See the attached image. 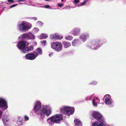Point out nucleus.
Instances as JSON below:
<instances>
[{
	"instance_id": "f257e3e1",
	"label": "nucleus",
	"mask_w": 126,
	"mask_h": 126,
	"mask_svg": "<svg viewBox=\"0 0 126 126\" xmlns=\"http://www.w3.org/2000/svg\"><path fill=\"white\" fill-rule=\"evenodd\" d=\"M41 103L40 101H37L35 103L33 110L37 114L40 120H43L46 116H48L52 112L51 109L49 105H43L41 107Z\"/></svg>"
},
{
	"instance_id": "f03ea898",
	"label": "nucleus",
	"mask_w": 126,
	"mask_h": 126,
	"mask_svg": "<svg viewBox=\"0 0 126 126\" xmlns=\"http://www.w3.org/2000/svg\"><path fill=\"white\" fill-rule=\"evenodd\" d=\"M32 25L30 23L23 21L21 22H19L17 25L18 30L20 32H25L31 28Z\"/></svg>"
},
{
	"instance_id": "7ed1b4c3",
	"label": "nucleus",
	"mask_w": 126,
	"mask_h": 126,
	"mask_svg": "<svg viewBox=\"0 0 126 126\" xmlns=\"http://www.w3.org/2000/svg\"><path fill=\"white\" fill-rule=\"evenodd\" d=\"M60 110L61 112L69 116L74 113L75 108L73 107L64 106L61 108Z\"/></svg>"
},
{
	"instance_id": "20e7f679",
	"label": "nucleus",
	"mask_w": 126,
	"mask_h": 126,
	"mask_svg": "<svg viewBox=\"0 0 126 126\" xmlns=\"http://www.w3.org/2000/svg\"><path fill=\"white\" fill-rule=\"evenodd\" d=\"M17 47L21 51V52L23 53H27L29 51L31 50L32 48L31 47H25V43L24 41H20L19 42L17 45Z\"/></svg>"
},
{
	"instance_id": "39448f33",
	"label": "nucleus",
	"mask_w": 126,
	"mask_h": 126,
	"mask_svg": "<svg viewBox=\"0 0 126 126\" xmlns=\"http://www.w3.org/2000/svg\"><path fill=\"white\" fill-rule=\"evenodd\" d=\"M63 119V116L61 114H57L48 119L47 120V122L50 124L52 122L54 123L59 124Z\"/></svg>"
},
{
	"instance_id": "423d86ee",
	"label": "nucleus",
	"mask_w": 126,
	"mask_h": 126,
	"mask_svg": "<svg viewBox=\"0 0 126 126\" xmlns=\"http://www.w3.org/2000/svg\"><path fill=\"white\" fill-rule=\"evenodd\" d=\"M101 41L100 38H97L94 40L92 42L90 47L91 48L93 49L96 50L100 47L102 44H99Z\"/></svg>"
},
{
	"instance_id": "0eeeda50",
	"label": "nucleus",
	"mask_w": 126,
	"mask_h": 126,
	"mask_svg": "<svg viewBox=\"0 0 126 126\" xmlns=\"http://www.w3.org/2000/svg\"><path fill=\"white\" fill-rule=\"evenodd\" d=\"M51 47L57 52L61 51L63 49V46L61 43L60 42H55L51 44Z\"/></svg>"
},
{
	"instance_id": "6e6552de",
	"label": "nucleus",
	"mask_w": 126,
	"mask_h": 126,
	"mask_svg": "<svg viewBox=\"0 0 126 126\" xmlns=\"http://www.w3.org/2000/svg\"><path fill=\"white\" fill-rule=\"evenodd\" d=\"M19 39H23L29 40V39H33L35 38L34 35L31 32H30L28 33L23 34L20 35L18 37Z\"/></svg>"
},
{
	"instance_id": "1a4fd4ad",
	"label": "nucleus",
	"mask_w": 126,
	"mask_h": 126,
	"mask_svg": "<svg viewBox=\"0 0 126 126\" xmlns=\"http://www.w3.org/2000/svg\"><path fill=\"white\" fill-rule=\"evenodd\" d=\"M90 115L92 117L96 120L104 118L101 114L98 112L95 111L91 112Z\"/></svg>"
},
{
	"instance_id": "9d476101",
	"label": "nucleus",
	"mask_w": 126,
	"mask_h": 126,
	"mask_svg": "<svg viewBox=\"0 0 126 126\" xmlns=\"http://www.w3.org/2000/svg\"><path fill=\"white\" fill-rule=\"evenodd\" d=\"M0 108L2 110H4L7 108V102L5 99L0 98Z\"/></svg>"
},
{
	"instance_id": "9b49d317",
	"label": "nucleus",
	"mask_w": 126,
	"mask_h": 126,
	"mask_svg": "<svg viewBox=\"0 0 126 126\" xmlns=\"http://www.w3.org/2000/svg\"><path fill=\"white\" fill-rule=\"evenodd\" d=\"M96 121L91 126H104L105 122L104 118L98 120Z\"/></svg>"
},
{
	"instance_id": "f8f14e48",
	"label": "nucleus",
	"mask_w": 126,
	"mask_h": 126,
	"mask_svg": "<svg viewBox=\"0 0 126 126\" xmlns=\"http://www.w3.org/2000/svg\"><path fill=\"white\" fill-rule=\"evenodd\" d=\"M80 29L78 27H75L71 31L70 33L74 36H79L80 33Z\"/></svg>"
},
{
	"instance_id": "ddd939ff",
	"label": "nucleus",
	"mask_w": 126,
	"mask_h": 126,
	"mask_svg": "<svg viewBox=\"0 0 126 126\" xmlns=\"http://www.w3.org/2000/svg\"><path fill=\"white\" fill-rule=\"evenodd\" d=\"M105 98V102L106 104L110 105H111L112 102V100L109 94H106L104 97Z\"/></svg>"
},
{
	"instance_id": "4468645a",
	"label": "nucleus",
	"mask_w": 126,
	"mask_h": 126,
	"mask_svg": "<svg viewBox=\"0 0 126 126\" xmlns=\"http://www.w3.org/2000/svg\"><path fill=\"white\" fill-rule=\"evenodd\" d=\"M89 34L87 32H84L80 35L79 39L83 42H85L89 37Z\"/></svg>"
},
{
	"instance_id": "2eb2a0df",
	"label": "nucleus",
	"mask_w": 126,
	"mask_h": 126,
	"mask_svg": "<svg viewBox=\"0 0 126 126\" xmlns=\"http://www.w3.org/2000/svg\"><path fill=\"white\" fill-rule=\"evenodd\" d=\"M37 56H36L35 54L32 53H28L25 56V57L26 59L30 60L34 59Z\"/></svg>"
},
{
	"instance_id": "dca6fc26",
	"label": "nucleus",
	"mask_w": 126,
	"mask_h": 126,
	"mask_svg": "<svg viewBox=\"0 0 126 126\" xmlns=\"http://www.w3.org/2000/svg\"><path fill=\"white\" fill-rule=\"evenodd\" d=\"M63 36L62 35H59L57 33H55L51 35L50 39L53 40H55L57 39H61L63 38Z\"/></svg>"
},
{
	"instance_id": "f3484780",
	"label": "nucleus",
	"mask_w": 126,
	"mask_h": 126,
	"mask_svg": "<svg viewBox=\"0 0 126 126\" xmlns=\"http://www.w3.org/2000/svg\"><path fill=\"white\" fill-rule=\"evenodd\" d=\"M8 4L7 2L6 3L5 2H1L0 4V11H1V12L5 9H6V10L7 9V7L6 6H7Z\"/></svg>"
},
{
	"instance_id": "a211bd4d",
	"label": "nucleus",
	"mask_w": 126,
	"mask_h": 126,
	"mask_svg": "<svg viewBox=\"0 0 126 126\" xmlns=\"http://www.w3.org/2000/svg\"><path fill=\"white\" fill-rule=\"evenodd\" d=\"M99 99L97 97L93 98V105L94 107H96L97 105V103L99 104Z\"/></svg>"
},
{
	"instance_id": "6ab92c4d",
	"label": "nucleus",
	"mask_w": 126,
	"mask_h": 126,
	"mask_svg": "<svg viewBox=\"0 0 126 126\" xmlns=\"http://www.w3.org/2000/svg\"><path fill=\"white\" fill-rule=\"evenodd\" d=\"M2 121L4 125H8V117L7 115H4L2 118Z\"/></svg>"
},
{
	"instance_id": "aec40b11",
	"label": "nucleus",
	"mask_w": 126,
	"mask_h": 126,
	"mask_svg": "<svg viewBox=\"0 0 126 126\" xmlns=\"http://www.w3.org/2000/svg\"><path fill=\"white\" fill-rule=\"evenodd\" d=\"M35 53L37 56L38 55L42 54V49L40 48H37L35 51Z\"/></svg>"
},
{
	"instance_id": "412c9836",
	"label": "nucleus",
	"mask_w": 126,
	"mask_h": 126,
	"mask_svg": "<svg viewBox=\"0 0 126 126\" xmlns=\"http://www.w3.org/2000/svg\"><path fill=\"white\" fill-rule=\"evenodd\" d=\"M74 121L75 122V125L74 126H82V123L78 119H76L74 120Z\"/></svg>"
},
{
	"instance_id": "4be33fe9",
	"label": "nucleus",
	"mask_w": 126,
	"mask_h": 126,
	"mask_svg": "<svg viewBox=\"0 0 126 126\" xmlns=\"http://www.w3.org/2000/svg\"><path fill=\"white\" fill-rule=\"evenodd\" d=\"M63 46L64 48H67L71 46L70 43L65 41H64L63 42Z\"/></svg>"
},
{
	"instance_id": "5701e85b",
	"label": "nucleus",
	"mask_w": 126,
	"mask_h": 126,
	"mask_svg": "<svg viewBox=\"0 0 126 126\" xmlns=\"http://www.w3.org/2000/svg\"><path fill=\"white\" fill-rule=\"evenodd\" d=\"M17 123L18 125V126L24 124V123L21 117H20L18 118V120L17 121Z\"/></svg>"
},
{
	"instance_id": "b1692460",
	"label": "nucleus",
	"mask_w": 126,
	"mask_h": 126,
	"mask_svg": "<svg viewBox=\"0 0 126 126\" xmlns=\"http://www.w3.org/2000/svg\"><path fill=\"white\" fill-rule=\"evenodd\" d=\"M47 37L48 35L47 34L42 33L39 36V38L40 39H45L47 38Z\"/></svg>"
},
{
	"instance_id": "393cba45",
	"label": "nucleus",
	"mask_w": 126,
	"mask_h": 126,
	"mask_svg": "<svg viewBox=\"0 0 126 126\" xmlns=\"http://www.w3.org/2000/svg\"><path fill=\"white\" fill-rule=\"evenodd\" d=\"M88 0H84V1L81 4H78L77 6L78 7H80L81 6L84 5L88 1Z\"/></svg>"
},
{
	"instance_id": "a878e982",
	"label": "nucleus",
	"mask_w": 126,
	"mask_h": 126,
	"mask_svg": "<svg viewBox=\"0 0 126 126\" xmlns=\"http://www.w3.org/2000/svg\"><path fill=\"white\" fill-rule=\"evenodd\" d=\"M65 38L66 40H71L73 39V37L71 35H67L65 36Z\"/></svg>"
},
{
	"instance_id": "bb28decb",
	"label": "nucleus",
	"mask_w": 126,
	"mask_h": 126,
	"mask_svg": "<svg viewBox=\"0 0 126 126\" xmlns=\"http://www.w3.org/2000/svg\"><path fill=\"white\" fill-rule=\"evenodd\" d=\"M79 41L78 39H76L74 40L72 43V45L73 46H75L76 44H77V42Z\"/></svg>"
},
{
	"instance_id": "cd10ccee",
	"label": "nucleus",
	"mask_w": 126,
	"mask_h": 126,
	"mask_svg": "<svg viewBox=\"0 0 126 126\" xmlns=\"http://www.w3.org/2000/svg\"><path fill=\"white\" fill-rule=\"evenodd\" d=\"M95 95H94V94H93L91 96H87L85 98V99L86 100H90L92 98H93L94 97H95Z\"/></svg>"
},
{
	"instance_id": "c85d7f7f",
	"label": "nucleus",
	"mask_w": 126,
	"mask_h": 126,
	"mask_svg": "<svg viewBox=\"0 0 126 126\" xmlns=\"http://www.w3.org/2000/svg\"><path fill=\"white\" fill-rule=\"evenodd\" d=\"M97 83V82L96 81H93L90 83V84L92 85H96Z\"/></svg>"
},
{
	"instance_id": "c756f323",
	"label": "nucleus",
	"mask_w": 126,
	"mask_h": 126,
	"mask_svg": "<svg viewBox=\"0 0 126 126\" xmlns=\"http://www.w3.org/2000/svg\"><path fill=\"white\" fill-rule=\"evenodd\" d=\"M41 43L43 46H45V45L46 44V41L45 40H44L42 41H41Z\"/></svg>"
},
{
	"instance_id": "7c9ffc66",
	"label": "nucleus",
	"mask_w": 126,
	"mask_h": 126,
	"mask_svg": "<svg viewBox=\"0 0 126 126\" xmlns=\"http://www.w3.org/2000/svg\"><path fill=\"white\" fill-rule=\"evenodd\" d=\"M37 24L40 26H42L43 25V23L42 22L40 21H38Z\"/></svg>"
},
{
	"instance_id": "2f4dec72",
	"label": "nucleus",
	"mask_w": 126,
	"mask_h": 126,
	"mask_svg": "<svg viewBox=\"0 0 126 126\" xmlns=\"http://www.w3.org/2000/svg\"><path fill=\"white\" fill-rule=\"evenodd\" d=\"M58 6L59 7H63L64 5L63 4L61 3H59L57 4Z\"/></svg>"
},
{
	"instance_id": "473e14b6",
	"label": "nucleus",
	"mask_w": 126,
	"mask_h": 126,
	"mask_svg": "<svg viewBox=\"0 0 126 126\" xmlns=\"http://www.w3.org/2000/svg\"><path fill=\"white\" fill-rule=\"evenodd\" d=\"M33 30L35 32H37L39 31V29L37 28H34Z\"/></svg>"
},
{
	"instance_id": "72a5a7b5",
	"label": "nucleus",
	"mask_w": 126,
	"mask_h": 126,
	"mask_svg": "<svg viewBox=\"0 0 126 126\" xmlns=\"http://www.w3.org/2000/svg\"><path fill=\"white\" fill-rule=\"evenodd\" d=\"M18 5V4H14L11 5L10 7L9 8H11L13 7H14Z\"/></svg>"
},
{
	"instance_id": "f704fd0d",
	"label": "nucleus",
	"mask_w": 126,
	"mask_h": 126,
	"mask_svg": "<svg viewBox=\"0 0 126 126\" xmlns=\"http://www.w3.org/2000/svg\"><path fill=\"white\" fill-rule=\"evenodd\" d=\"M79 2V0H74V3L76 5Z\"/></svg>"
},
{
	"instance_id": "c9c22d12",
	"label": "nucleus",
	"mask_w": 126,
	"mask_h": 126,
	"mask_svg": "<svg viewBox=\"0 0 126 126\" xmlns=\"http://www.w3.org/2000/svg\"><path fill=\"white\" fill-rule=\"evenodd\" d=\"M64 9L70 10V7L69 6H67L65 7L63 9Z\"/></svg>"
},
{
	"instance_id": "e433bc0d",
	"label": "nucleus",
	"mask_w": 126,
	"mask_h": 126,
	"mask_svg": "<svg viewBox=\"0 0 126 126\" xmlns=\"http://www.w3.org/2000/svg\"><path fill=\"white\" fill-rule=\"evenodd\" d=\"M44 7L47 8H49L50 7V6L49 5H46L44 6L43 7Z\"/></svg>"
},
{
	"instance_id": "4c0bfd02",
	"label": "nucleus",
	"mask_w": 126,
	"mask_h": 126,
	"mask_svg": "<svg viewBox=\"0 0 126 126\" xmlns=\"http://www.w3.org/2000/svg\"><path fill=\"white\" fill-rule=\"evenodd\" d=\"M26 121L29 120V118L27 116H25L24 117Z\"/></svg>"
},
{
	"instance_id": "58836bf2",
	"label": "nucleus",
	"mask_w": 126,
	"mask_h": 126,
	"mask_svg": "<svg viewBox=\"0 0 126 126\" xmlns=\"http://www.w3.org/2000/svg\"><path fill=\"white\" fill-rule=\"evenodd\" d=\"M30 18L32 19H33L34 20H36L37 19V18L36 17H33Z\"/></svg>"
},
{
	"instance_id": "ea45409f",
	"label": "nucleus",
	"mask_w": 126,
	"mask_h": 126,
	"mask_svg": "<svg viewBox=\"0 0 126 126\" xmlns=\"http://www.w3.org/2000/svg\"><path fill=\"white\" fill-rule=\"evenodd\" d=\"M3 113L2 111L0 110V118L2 115Z\"/></svg>"
},
{
	"instance_id": "a19ab883",
	"label": "nucleus",
	"mask_w": 126,
	"mask_h": 126,
	"mask_svg": "<svg viewBox=\"0 0 126 126\" xmlns=\"http://www.w3.org/2000/svg\"><path fill=\"white\" fill-rule=\"evenodd\" d=\"M14 2L15 1L13 0H8V2H9L14 3Z\"/></svg>"
},
{
	"instance_id": "79ce46f5",
	"label": "nucleus",
	"mask_w": 126,
	"mask_h": 126,
	"mask_svg": "<svg viewBox=\"0 0 126 126\" xmlns=\"http://www.w3.org/2000/svg\"><path fill=\"white\" fill-rule=\"evenodd\" d=\"M103 42L102 43V44H104V43H105L107 42V41L106 40L104 39L103 40V41H102Z\"/></svg>"
},
{
	"instance_id": "37998d69",
	"label": "nucleus",
	"mask_w": 126,
	"mask_h": 126,
	"mask_svg": "<svg viewBox=\"0 0 126 126\" xmlns=\"http://www.w3.org/2000/svg\"><path fill=\"white\" fill-rule=\"evenodd\" d=\"M17 1L18 2L21 1L23 2L25 1V0H17Z\"/></svg>"
},
{
	"instance_id": "c03bdc74",
	"label": "nucleus",
	"mask_w": 126,
	"mask_h": 126,
	"mask_svg": "<svg viewBox=\"0 0 126 126\" xmlns=\"http://www.w3.org/2000/svg\"><path fill=\"white\" fill-rule=\"evenodd\" d=\"M53 54V52H51L49 54V57H51V55H52Z\"/></svg>"
},
{
	"instance_id": "a18cd8bd",
	"label": "nucleus",
	"mask_w": 126,
	"mask_h": 126,
	"mask_svg": "<svg viewBox=\"0 0 126 126\" xmlns=\"http://www.w3.org/2000/svg\"><path fill=\"white\" fill-rule=\"evenodd\" d=\"M106 126H113V125H109L108 124H107L106 125Z\"/></svg>"
}]
</instances>
